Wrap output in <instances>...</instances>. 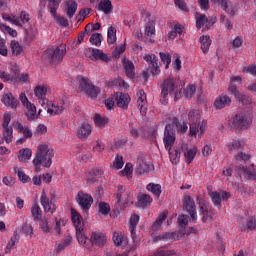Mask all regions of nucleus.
Returning <instances> with one entry per match:
<instances>
[{"label":"nucleus","instance_id":"obj_1","mask_svg":"<svg viewBox=\"0 0 256 256\" xmlns=\"http://www.w3.org/2000/svg\"><path fill=\"white\" fill-rule=\"evenodd\" d=\"M163 141L165 149L169 153L171 163H173V165H177L179 159H181V148L176 146L172 149L175 145V129H173V125L167 124L165 126Z\"/></svg>","mask_w":256,"mask_h":256},{"label":"nucleus","instance_id":"obj_2","mask_svg":"<svg viewBox=\"0 0 256 256\" xmlns=\"http://www.w3.org/2000/svg\"><path fill=\"white\" fill-rule=\"evenodd\" d=\"M53 157H55L53 148L47 144H40L37 148L36 156L33 159V164L42 165L46 169H49L53 163Z\"/></svg>","mask_w":256,"mask_h":256},{"label":"nucleus","instance_id":"obj_3","mask_svg":"<svg viewBox=\"0 0 256 256\" xmlns=\"http://www.w3.org/2000/svg\"><path fill=\"white\" fill-rule=\"evenodd\" d=\"M161 97L165 99L167 95H172L174 101H179L181 99V92L183 91V85L176 78H167L161 85Z\"/></svg>","mask_w":256,"mask_h":256},{"label":"nucleus","instance_id":"obj_4","mask_svg":"<svg viewBox=\"0 0 256 256\" xmlns=\"http://www.w3.org/2000/svg\"><path fill=\"white\" fill-rule=\"evenodd\" d=\"M65 53H66L65 46H58L55 49L49 48L43 53L42 59L46 63H50L51 65H59V63L63 61V57H65Z\"/></svg>","mask_w":256,"mask_h":256},{"label":"nucleus","instance_id":"obj_5","mask_svg":"<svg viewBox=\"0 0 256 256\" xmlns=\"http://www.w3.org/2000/svg\"><path fill=\"white\" fill-rule=\"evenodd\" d=\"M252 123L253 118H251V115L247 111L238 112L232 121L234 129H238L239 131L247 130L249 127H251Z\"/></svg>","mask_w":256,"mask_h":256},{"label":"nucleus","instance_id":"obj_6","mask_svg":"<svg viewBox=\"0 0 256 256\" xmlns=\"http://www.w3.org/2000/svg\"><path fill=\"white\" fill-rule=\"evenodd\" d=\"M77 81L79 83V89L81 91H84L88 97H91V99H97V96L99 93H101V88L93 85L91 83V80L88 78H85L83 76H77Z\"/></svg>","mask_w":256,"mask_h":256},{"label":"nucleus","instance_id":"obj_7","mask_svg":"<svg viewBox=\"0 0 256 256\" xmlns=\"http://www.w3.org/2000/svg\"><path fill=\"white\" fill-rule=\"evenodd\" d=\"M183 211L188 213L193 223H197V206L191 196H185L183 199Z\"/></svg>","mask_w":256,"mask_h":256},{"label":"nucleus","instance_id":"obj_8","mask_svg":"<svg viewBox=\"0 0 256 256\" xmlns=\"http://www.w3.org/2000/svg\"><path fill=\"white\" fill-rule=\"evenodd\" d=\"M20 101L27 109L26 117L28 121H35V119H37V107H35L31 102H29V99H27L25 93L20 94Z\"/></svg>","mask_w":256,"mask_h":256},{"label":"nucleus","instance_id":"obj_9","mask_svg":"<svg viewBox=\"0 0 256 256\" xmlns=\"http://www.w3.org/2000/svg\"><path fill=\"white\" fill-rule=\"evenodd\" d=\"M85 57H88V59H91V61H97L100 59V61H109V57L107 54H104L102 50L97 48H87L84 50Z\"/></svg>","mask_w":256,"mask_h":256},{"label":"nucleus","instance_id":"obj_10","mask_svg":"<svg viewBox=\"0 0 256 256\" xmlns=\"http://www.w3.org/2000/svg\"><path fill=\"white\" fill-rule=\"evenodd\" d=\"M200 215L202 216L203 223H207V221H213V210L209 203L205 200L199 202Z\"/></svg>","mask_w":256,"mask_h":256},{"label":"nucleus","instance_id":"obj_11","mask_svg":"<svg viewBox=\"0 0 256 256\" xmlns=\"http://www.w3.org/2000/svg\"><path fill=\"white\" fill-rule=\"evenodd\" d=\"M77 202L84 211H89V209H91V205H93V197L89 194L79 192Z\"/></svg>","mask_w":256,"mask_h":256},{"label":"nucleus","instance_id":"obj_12","mask_svg":"<svg viewBox=\"0 0 256 256\" xmlns=\"http://www.w3.org/2000/svg\"><path fill=\"white\" fill-rule=\"evenodd\" d=\"M144 61H146L147 63H149V69H150V73L154 76L159 75V73H161V70H159V64L157 63V61H159V59L157 58V56H155V54L152 55H146L144 57Z\"/></svg>","mask_w":256,"mask_h":256},{"label":"nucleus","instance_id":"obj_13","mask_svg":"<svg viewBox=\"0 0 256 256\" xmlns=\"http://www.w3.org/2000/svg\"><path fill=\"white\" fill-rule=\"evenodd\" d=\"M115 101H116L117 107H121L122 109H127L129 107V103L131 102V97L129 96V94L118 92L115 94Z\"/></svg>","mask_w":256,"mask_h":256},{"label":"nucleus","instance_id":"obj_14","mask_svg":"<svg viewBox=\"0 0 256 256\" xmlns=\"http://www.w3.org/2000/svg\"><path fill=\"white\" fill-rule=\"evenodd\" d=\"M71 219L76 231L80 229H85L83 217L74 208L71 209Z\"/></svg>","mask_w":256,"mask_h":256},{"label":"nucleus","instance_id":"obj_15","mask_svg":"<svg viewBox=\"0 0 256 256\" xmlns=\"http://www.w3.org/2000/svg\"><path fill=\"white\" fill-rule=\"evenodd\" d=\"M235 171L238 177H244V179H252L253 181L256 179V169L251 171L245 167L238 166L236 167Z\"/></svg>","mask_w":256,"mask_h":256},{"label":"nucleus","instance_id":"obj_16","mask_svg":"<svg viewBox=\"0 0 256 256\" xmlns=\"http://www.w3.org/2000/svg\"><path fill=\"white\" fill-rule=\"evenodd\" d=\"M90 240L92 241V245H96V247H105L107 236L100 232H93Z\"/></svg>","mask_w":256,"mask_h":256},{"label":"nucleus","instance_id":"obj_17","mask_svg":"<svg viewBox=\"0 0 256 256\" xmlns=\"http://www.w3.org/2000/svg\"><path fill=\"white\" fill-rule=\"evenodd\" d=\"M154 169L155 167L153 164H149L145 160L139 159L136 167V173H138V175H144V173H149V171H154Z\"/></svg>","mask_w":256,"mask_h":256},{"label":"nucleus","instance_id":"obj_18","mask_svg":"<svg viewBox=\"0 0 256 256\" xmlns=\"http://www.w3.org/2000/svg\"><path fill=\"white\" fill-rule=\"evenodd\" d=\"M40 203L45 213H55V204L47 198V194H45V192L41 195Z\"/></svg>","mask_w":256,"mask_h":256},{"label":"nucleus","instance_id":"obj_19","mask_svg":"<svg viewBox=\"0 0 256 256\" xmlns=\"http://www.w3.org/2000/svg\"><path fill=\"white\" fill-rule=\"evenodd\" d=\"M179 149L181 153H184L186 162L192 163L193 159H195V155H197V150L196 149L187 150L188 149L187 144H181V146H179Z\"/></svg>","mask_w":256,"mask_h":256},{"label":"nucleus","instance_id":"obj_20","mask_svg":"<svg viewBox=\"0 0 256 256\" xmlns=\"http://www.w3.org/2000/svg\"><path fill=\"white\" fill-rule=\"evenodd\" d=\"M228 105H231V98L225 94L220 95L214 101L215 109H223L225 107H228Z\"/></svg>","mask_w":256,"mask_h":256},{"label":"nucleus","instance_id":"obj_21","mask_svg":"<svg viewBox=\"0 0 256 256\" xmlns=\"http://www.w3.org/2000/svg\"><path fill=\"white\" fill-rule=\"evenodd\" d=\"M2 102L4 105H8V107H11L12 109H17V105H19V100L13 96L12 93H7L3 96Z\"/></svg>","mask_w":256,"mask_h":256},{"label":"nucleus","instance_id":"obj_22","mask_svg":"<svg viewBox=\"0 0 256 256\" xmlns=\"http://www.w3.org/2000/svg\"><path fill=\"white\" fill-rule=\"evenodd\" d=\"M91 135V125L83 123L77 131V136L79 139H87Z\"/></svg>","mask_w":256,"mask_h":256},{"label":"nucleus","instance_id":"obj_23","mask_svg":"<svg viewBox=\"0 0 256 256\" xmlns=\"http://www.w3.org/2000/svg\"><path fill=\"white\" fill-rule=\"evenodd\" d=\"M139 224V215L134 214L130 218V233L133 241H136L137 239V233L135 232V229H137V225Z\"/></svg>","mask_w":256,"mask_h":256},{"label":"nucleus","instance_id":"obj_24","mask_svg":"<svg viewBox=\"0 0 256 256\" xmlns=\"http://www.w3.org/2000/svg\"><path fill=\"white\" fill-rule=\"evenodd\" d=\"M2 143H13V127L2 128Z\"/></svg>","mask_w":256,"mask_h":256},{"label":"nucleus","instance_id":"obj_25","mask_svg":"<svg viewBox=\"0 0 256 256\" xmlns=\"http://www.w3.org/2000/svg\"><path fill=\"white\" fill-rule=\"evenodd\" d=\"M98 11H103L105 15H109L113 11V4L111 0H101L98 4Z\"/></svg>","mask_w":256,"mask_h":256},{"label":"nucleus","instance_id":"obj_26","mask_svg":"<svg viewBox=\"0 0 256 256\" xmlns=\"http://www.w3.org/2000/svg\"><path fill=\"white\" fill-rule=\"evenodd\" d=\"M75 13H77V2L70 0L66 2V14L69 19H73Z\"/></svg>","mask_w":256,"mask_h":256},{"label":"nucleus","instance_id":"obj_27","mask_svg":"<svg viewBox=\"0 0 256 256\" xmlns=\"http://www.w3.org/2000/svg\"><path fill=\"white\" fill-rule=\"evenodd\" d=\"M71 243H73V237L65 236L62 242L56 245V249H55L56 253H61V251H65V249H67V247H69Z\"/></svg>","mask_w":256,"mask_h":256},{"label":"nucleus","instance_id":"obj_28","mask_svg":"<svg viewBox=\"0 0 256 256\" xmlns=\"http://www.w3.org/2000/svg\"><path fill=\"white\" fill-rule=\"evenodd\" d=\"M144 35L152 37V43H155V21L152 20L146 23Z\"/></svg>","mask_w":256,"mask_h":256},{"label":"nucleus","instance_id":"obj_29","mask_svg":"<svg viewBox=\"0 0 256 256\" xmlns=\"http://www.w3.org/2000/svg\"><path fill=\"white\" fill-rule=\"evenodd\" d=\"M175 237H179L177 232H166L154 237L153 241L154 243H157V241H169L171 239H175Z\"/></svg>","mask_w":256,"mask_h":256},{"label":"nucleus","instance_id":"obj_30","mask_svg":"<svg viewBox=\"0 0 256 256\" xmlns=\"http://www.w3.org/2000/svg\"><path fill=\"white\" fill-rule=\"evenodd\" d=\"M153 203V198H151L148 194H142L138 196V206L145 209V207H149Z\"/></svg>","mask_w":256,"mask_h":256},{"label":"nucleus","instance_id":"obj_31","mask_svg":"<svg viewBox=\"0 0 256 256\" xmlns=\"http://www.w3.org/2000/svg\"><path fill=\"white\" fill-rule=\"evenodd\" d=\"M63 111H65V107H63L62 105L59 106L58 104H55V103H52L47 108V113H49V115H61Z\"/></svg>","mask_w":256,"mask_h":256},{"label":"nucleus","instance_id":"obj_32","mask_svg":"<svg viewBox=\"0 0 256 256\" xmlns=\"http://www.w3.org/2000/svg\"><path fill=\"white\" fill-rule=\"evenodd\" d=\"M32 155H33V152L31 151V149L29 148L22 149L18 153V159L20 162L25 163L29 161V159H31Z\"/></svg>","mask_w":256,"mask_h":256},{"label":"nucleus","instance_id":"obj_33","mask_svg":"<svg viewBox=\"0 0 256 256\" xmlns=\"http://www.w3.org/2000/svg\"><path fill=\"white\" fill-rule=\"evenodd\" d=\"M200 43L203 53H207L209 51V47H211V37L209 35L201 36Z\"/></svg>","mask_w":256,"mask_h":256},{"label":"nucleus","instance_id":"obj_34","mask_svg":"<svg viewBox=\"0 0 256 256\" xmlns=\"http://www.w3.org/2000/svg\"><path fill=\"white\" fill-rule=\"evenodd\" d=\"M124 69L127 77L133 79L135 77V65L131 61H124Z\"/></svg>","mask_w":256,"mask_h":256},{"label":"nucleus","instance_id":"obj_35","mask_svg":"<svg viewBox=\"0 0 256 256\" xmlns=\"http://www.w3.org/2000/svg\"><path fill=\"white\" fill-rule=\"evenodd\" d=\"M173 125H175L178 133H187L188 126L186 121L180 122L179 118L175 117L173 118Z\"/></svg>","mask_w":256,"mask_h":256},{"label":"nucleus","instance_id":"obj_36","mask_svg":"<svg viewBox=\"0 0 256 256\" xmlns=\"http://www.w3.org/2000/svg\"><path fill=\"white\" fill-rule=\"evenodd\" d=\"M14 83H29V74H19V71H14Z\"/></svg>","mask_w":256,"mask_h":256},{"label":"nucleus","instance_id":"obj_37","mask_svg":"<svg viewBox=\"0 0 256 256\" xmlns=\"http://www.w3.org/2000/svg\"><path fill=\"white\" fill-rule=\"evenodd\" d=\"M48 1V9L52 15H57V9H59V5H61V0H47Z\"/></svg>","mask_w":256,"mask_h":256},{"label":"nucleus","instance_id":"obj_38","mask_svg":"<svg viewBox=\"0 0 256 256\" xmlns=\"http://www.w3.org/2000/svg\"><path fill=\"white\" fill-rule=\"evenodd\" d=\"M147 191H150V193H153L156 197H161V186L159 184L155 183H149L146 186Z\"/></svg>","mask_w":256,"mask_h":256},{"label":"nucleus","instance_id":"obj_39","mask_svg":"<svg viewBox=\"0 0 256 256\" xmlns=\"http://www.w3.org/2000/svg\"><path fill=\"white\" fill-rule=\"evenodd\" d=\"M12 55H15L16 57L21 55L23 53V46L19 44L17 41L13 40L10 44Z\"/></svg>","mask_w":256,"mask_h":256},{"label":"nucleus","instance_id":"obj_40","mask_svg":"<svg viewBox=\"0 0 256 256\" xmlns=\"http://www.w3.org/2000/svg\"><path fill=\"white\" fill-rule=\"evenodd\" d=\"M14 173L18 175V179L22 183H29L31 181V178L27 176V174H25V172H23L19 167H14Z\"/></svg>","mask_w":256,"mask_h":256},{"label":"nucleus","instance_id":"obj_41","mask_svg":"<svg viewBox=\"0 0 256 256\" xmlns=\"http://www.w3.org/2000/svg\"><path fill=\"white\" fill-rule=\"evenodd\" d=\"M249 229L250 231H253L256 229V219L253 217H250L249 220L247 221L246 225H240V230L241 231H246Z\"/></svg>","mask_w":256,"mask_h":256},{"label":"nucleus","instance_id":"obj_42","mask_svg":"<svg viewBox=\"0 0 256 256\" xmlns=\"http://www.w3.org/2000/svg\"><path fill=\"white\" fill-rule=\"evenodd\" d=\"M165 219H167V213L164 212L160 214L158 219L153 223L151 226V231H157V229L163 225V221H165Z\"/></svg>","mask_w":256,"mask_h":256},{"label":"nucleus","instance_id":"obj_43","mask_svg":"<svg viewBox=\"0 0 256 256\" xmlns=\"http://www.w3.org/2000/svg\"><path fill=\"white\" fill-rule=\"evenodd\" d=\"M107 41L110 45H113V43H115V41H117V29H115V27H113V26H110L108 28Z\"/></svg>","mask_w":256,"mask_h":256},{"label":"nucleus","instance_id":"obj_44","mask_svg":"<svg viewBox=\"0 0 256 256\" xmlns=\"http://www.w3.org/2000/svg\"><path fill=\"white\" fill-rule=\"evenodd\" d=\"M196 27L197 29H201V27H207V16H205V14L197 13Z\"/></svg>","mask_w":256,"mask_h":256},{"label":"nucleus","instance_id":"obj_45","mask_svg":"<svg viewBox=\"0 0 256 256\" xmlns=\"http://www.w3.org/2000/svg\"><path fill=\"white\" fill-rule=\"evenodd\" d=\"M31 213L34 221H41L42 211H41V207H39L38 204H34L32 206Z\"/></svg>","mask_w":256,"mask_h":256},{"label":"nucleus","instance_id":"obj_46","mask_svg":"<svg viewBox=\"0 0 256 256\" xmlns=\"http://www.w3.org/2000/svg\"><path fill=\"white\" fill-rule=\"evenodd\" d=\"M102 39H103V35H101V33H94L91 35L89 41L92 45H95L96 47H100Z\"/></svg>","mask_w":256,"mask_h":256},{"label":"nucleus","instance_id":"obj_47","mask_svg":"<svg viewBox=\"0 0 256 256\" xmlns=\"http://www.w3.org/2000/svg\"><path fill=\"white\" fill-rule=\"evenodd\" d=\"M245 147V142L240 140H234L231 144L228 145L229 151H239V149H243Z\"/></svg>","mask_w":256,"mask_h":256},{"label":"nucleus","instance_id":"obj_48","mask_svg":"<svg viewBox=\"0 0 256 256\" xmlns=\"http://www.w3.org/2000/svg\"><path fill=\"white\" fill-rule=\"evenodd\" d=\"M94 123L97 127H105L109 123V119L106 117H101V115L96 114L94 117Z\"/></svg>","mask_w":256,"mask_h":256},{"label":"nucleus","instance_id":"obj_49","mask_svg":"<svg viewBox=\"0 0 256 256\" xmlns=\"http://www.w3.org/2000/svg\"><path fill=\"white\" fill-rule=\"evenodd\" d=\"M34 93L37 99H44L47 95V88L45 86H37L34 89Z\"/></svg>","mask_w":256,"mask_h":256},{"label":"nucleus","instance_id":"obj_50","mask_svg":"<svg viewBox=\"0 0 256 256\" xmlns=\"http://www.w3.org/2000/svg\"><path fill=\"white\" fill-rule=\"evenodd\" d=\"M35 37H37V28L35 26H29V28L26 29L27 41H33Z\"/></svg>","mask_w":256,"mask_h":256},{"label":"nucleus","instance_id":"obj_51","mask_svg":"<svg viewBox=\"0 0 256 256\" xmlns=\"http://www.w3.org/2000/svg\"><path fill=\"white\" fill-rule=\"evenodd\" d=\"M76 237L81 245H85L87 243V237L85 236V228L76 230Z\"/></svg>","mask_w":256,"mask_h":256},{"label":"nucleus","instance_id":"obj_52","mask_svg":"<svg viewBox=\"0 0 256 256\" xmlns=\"http://www.w3.org/2000/svg\"><path fill=\"white\" fill-rule=\"evenodd\" d=\"M0 79L4 83H7L8 81H11L12 83H14L15 74L11 75V74L5 72L4 70L0 69Z\"/></svg>","mask_w":256,"mask_h":256},{"label":"nucleus","instance_id":"obj_53","mask_svg":"<svg viewBox=\"0 0 256 256\" xmlns=\"http://www.w3.org/2000/svg\"><path fill=\"white\" fill-rule=\"evenodd\" d=\"M195 91H197V88L195 87V85H188L185 89H184V96L186 99H191V97H193L195 95Z\"/></svg>","mask_w":256,"mask_h":256},{"label":"nucleus","instance_id":"obj_54","mask_svg":"<svg viewBox=\"0 0 256 256\" xmlns=\"http://www.w3.org/2000/svg\"><path fill=\"white\" fill-rule=\"evenodd\" d=\"M98 208L99 213H101L102 215H109V213L111 212V206H109V204H107L106 202H100Z\"/></svg>","mask_w":256,"mask_h":256},{"label":"nucleus","instance_id":"obj_55","mask_svg":"<svg viewBox=\"0 0 256 256\" xmlns=\"http://www.w3.org/2000/svg\"><path fill=\"white\" fill-rule=\"evenodd\" d=\"M52 17L55 19L56 23H58L60 27H69V20H67L65 17L59 16L57 14Z\"/></svg>","mask_w":256,"mask_h":256},{"label":"nucleus","instance_id":"obj_56","mask_svg":"<svg viewBox=\"0 0 256 256\" xmlns=\"http://www.w3.org/2000/svg\"><path fill=\"white\" fill-rule=\"evenodd\" d=\"M123 165H125V163L123 162V156L121 155H116L114 163H113V167L114 169H123Z\"/></svg>","mask_w":256,"mask_h":256},{"label":"nucleus","instance_id":"obj_57","mask_svg":"<svg viewBox=\"0 0 256 256\" xmlns=\"http://www.w3.org/2000/svg\"><path fill=\"white\" fill-rule=\"evenodd\" d=\"M211 1H212V3H217V5H219V7H221V9H223V11L228 13L229 0H211Z\"/></svg>","mask_w":256,"mask_h":256},{"label":"nucleus","instance_id":"obj_58","mask_svg":"<svg viewBox=\"0 0 256 256\" xmlns=\"http://www.w3.org/2000/svg\"><path fill=\"white\" fill-rule=\"evenodd\" d=\"M160 59L162 63H166L165 69H169V65H171V55L160 52Z\"/></svg>","mask_w":256,"mask_h":256},{"label":"nucleus","instance_id":"obj_59","mask_svg":"<svg viewBox=\"0 0 256 256\" xmlns=\"http://www.w3.org/2000/svg\"><path fill=\"white\" fill-rule=\"evenodd\" d=\"M91 13V9L87 8V9H81L78 13V15L76 16V20L79 21H84L85 17H87V15H89Z\"/></svg>","mask_w":256,"mask_h":256},{"label":"nucleus","instance_id":"obj_60","mask_svg":"<svg viewBox=\"0 0 256 256\" xmlns=\"http://www.w3.org/2000/svg\"><path fill=\"white\" fill-rule=\"evenodd\" d=\"M220 23L226 27L229 31L233 29V24H231V20L227 19V16L220 15Z\"/></svg>","mask_w":256,"mask_h":256},{"label":"nucleus","instance_id":"obj_61","mask_svg":"<svg viewBox=\"0 0 256 256\" xmlns=\"http://www.w3.org/2000/svg\"><path fill=\"white\" fill-rule=\"evenodd\" d=\"M178 225L179 227L184 228L186 225H189V215H180L178 217Z\"/></svg>","mask_w":256,"mask_h":256},{"label":"nucleus","instance_id":"obj_62","mask_svg":"<svg viewBox=\"0 0 256 256\" xmlns=\"http://www.w3.org/2000/svg\"><path fill=\"white\" fill-rule=\"evenodd\" d=\"M210 197H211L212 203H214V205H221V193L211 192Z\"/></svg>","mask_w":256,"mask_h":256},{"label":"nucleus","instance_id":"obj_63","mask_svg":"<svg viewBox=\"0 0 256 256\" xmlns=\"http://www.w3.org/2000/svg\"><path fill=\"white\" fill-rule=\"evenodd\" d=\"M113 241L117 247H120L123 244V235L119 232H114Z\"/></svg>","mask_w":256,"mask_h":256},{"label":"nucleus","instance_id":"obj_64","mask_svg":"<svg viewBox=\"0 0 256 256\" xmlns=\"http://www.w3.org/2000/svg\"><path fill=\"white\" fill-rule=\"evenodd\" d=\"M121 173L122 175H126L128 178L131 177V175H133V164L127 163Z\"/></svg>","mask_w":256,"mask_h":256}]
</instances>
